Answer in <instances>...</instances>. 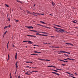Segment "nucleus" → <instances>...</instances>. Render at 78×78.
Returning <instances> with one entry per match:
<instances>
[{"label": "nucleus", "mask_w": 78, "mask_h": 78, "mask_svg": "<svg viewBox=\"0 0 78 78\" xmlns=\"http://www.w3.org/2000/svg\"><path fill=\"white\" fill-rule=\"evenodd\" d=\"M38 32L44 34H47L46 32Z\"/></svg>", "instance_id": "11"}, {"label": "nucleus", "mask_w": 78, "mask_h": 78, "mask_svg": "<svg viewBox=\"0 0 78 78\" xmlns=\"http://www.w3.org/2000/svg\"><path fill=\"white\" fill-rule=\"evenodd\" d=\"M30 30V31H33L34 32V30Z\"/></svg>", "instance_id": "40"}, {"label": "nucleus", "mask_w": 78, "mask_h": 78, "mask_svg": "<svg viewBox=\"0 0 78 78\" xmlns=\"http://www.w3.org/2000/svg\"><path fill=\"white\" fill-rule=\"evenodd\" d=\"M52 5L53 6H54L55 5V3L53 2H52Z\"/></svg>", "instance_id": "16"}, {"label": "nucleus", "mask_w": 78, "mask_h": 78, "mask_svg": "<svg viewBox=\"0 0 78 78\" xmlns=\"http://www.w3.org/2000/svg\"><path fill=\"white\" fill-rule=\"evenodd\" d=\"M48 67H52V66H48Z\"/></svg>", "instance_id": "36"}, {"label": "nucleus", "mask_w": 78, "mask_h": 78, "mask_svg": "<svg viewBox=\"0 0 78 78\" xmlns=\"http://www.w3.org/2000/svg\"><path fill=\"white\" fill-rule=\"evenodd\" d=\"M44 14V13H43V14H40L41 15H43Z\"/></svg>", "instance_id": "52"}, {"label": "nucleus", "mask_w": 78, "mask_h": 78, "mask_svg": "<svg viewBox=\"0 0 78 78\" xmlns=\"http://www.w3.org/2000/svg\"><path fill=\"white\" fill-rule=\"evenodd\" d=\"M23 42H28V41H23Z\"/></svg>", "instance_id": "27"}, {"label": "nucleus", "mask_w": 78, "mask_h": 78, "mask_svg": "<svg viewBox=\"0 0 78 78\" xmlns=\"http://www.w3.org/2000/svg\"><path fill=\"white\" fill-rule=\"evenodd\" d=\"M64 60H68V59H66V58H64Z\"/></svg>", "instance_id": "50"}, {"label": "nucleus", "mask_w": 78, "mask_h": 78, "mask_svg": "<svg viewBox=\"0 0 78 78\" xmlns=\"http://www.w3.org/2000/svg\"><path fill=\"white\" fill-rule=\"evenodd\" d=\"M73 22L75 23H76V22H75V21H73Z\"/></svg>", "instance_id": "45"}, {"label": "nucleus", "mask_w": 78, "mask_h": 78, "mask_svg": "<svg viewBox=\"0 0 78 78\" xmlns=\"http://www.w3.org/2000/svg\"><path fill=\"white\" fill-rule=\"evenodd\" d=\"M26 67H29V68H32L31 67H30V66H27Z\"/></svg>", "instance_id": "39"}, {"label": "nucleus", "mask_w": 78, "mask_h": 78, "mask_svg": "<svg viewBox=\"0 0 78 78\" xmlns=\"http://www.w3.org/2000/svg\"><path fill=\"white\" fill-rule=\"evenodd\" d=\"M59 70H63V69H59Z\"/></svg>", "instance_id": "61"}, {"label": "nucleus", "mask_w": 78, "mask_h": 78, "mask_svg": "<svg viewBox=\"0 0 78 78\" xmlns=\"http://www.w3.org/2000/svg\"><path fill=\"white\" fill-rule=\"evenodd\" d=\"M32 14L34 16H37V15H36L37 14V13H34V12H33Z\"/></svg>", "instance_id": "9"}, {"label": "nucleus", "mask_w": 78, "mask_h": 78, "mask_svg": "<svg viewBox=\"0 0 78 78\" xmlns=\"http://www.w3.org/2000/svg\"><path fill=\"white\" fill-rule=\"evenodd\" d=\"M8 20L9 21H10V19H9V18H8Z\"/></svg>", "instance_id": "44"}, {"label": "nucleus", "mask_w": 78, "mask_h": 78, "mask_svg": "<svg viewBox=\"0 0 78 78\" xmlns=\"http://www.w3.org/2000/svg\"><path fill=\"white\" fill-rule=\"evenodd\" d=\"M27 36L31 37H36V36H34V35H27Z\"/></svg>", "instance_id": "4"}, {"label": "nucleus", "mask_w": 78, "mask_h": 78, "mask_svg": "<svg viewBox=\"0 0 78 78\" xmlns=\"http://www.w3.org/2000/svg\"><path fill=\"white\" fill-rule=\"evenodd\" d=\"M18 62V61H17V62L16 63V68L17 69L18 67V66H17Z\"/></svg>", "instance_id": "6"}, {"label": "nucleus", "mask_w": 78, "mask_h": 78, "mask_svg": "<svg viewBox=\"0 0 78 78\" xmlns=\"http://www.w3.org/2000/svg\"><path fill=\"white\" fill-rule=\"evenodd\" d=\"M59 60L61 61H63H63H64L62 60H61V59H59Z\"/></svg>", "instance_id": "49"}, {"label": "nucleus", "mask_w": 78, "mask_h": 78, "mask_svg": "<svg viewBox=\"0 0 78 78\" xmlns=\"http://www.w3.org/2000/svg\"><path fill=\"white\" fill-rule=\"evenodd\" d=\"M34 32H36V33L37 32V31L35 30H34Z\"/></svg>", "instance_id": "37"}, {"label": "nucleus", "mask_w": 78, "mask_h": 78, "mask_svg": "<svg viewBox=\"0 0 78 78\" xmlns=\"http://www.w3.org/2000/svg\"><path fill=\"white\" fill-rule=\"evenodd\" d=\"M65 65H66V64H62V65L63 66H65Z\"/></svg>", "instance_id": "34"}, {"label": "nucleus", "mask_w": 78, "mask_h": 78, "mask_svg": "<svg viewBox=\"0 0 78 78\" xmlns=\"http://www.w3.org/2000/svg\"><path fill=\"white\" fill-rule=\"evenodd\" d=\"M9 55L8 54V59H7V61H8L9 59Z\"/></svg>", "instance_id": "22"}, {"label": "nucleus", "mask_w": 78, "mask_h": 78, "mask_svg": "<svg viewBox=\"0 0 78 78\" xmlns=\"http://www.w3.org/2000/svg\"><path fill=\"white\" fill-rule=\"evenodd\" d=\"M20 75L18 76V78H20Z\"/></svg>", "instance_id": "62"}, {"label": "nucleus", "mask_w": 78, "mask_h": 78, "mask_svg": "<svg viewBox=\"0 0 78 78\" xmlns=\"http://www.w3.org/2000/svg\"><path fill=\"white\" fill-rule=\"evenodd\" d=\"M29 63H32V62H29Z\"/></svg>", "instance_id": "59"}, {"label": "nucleus", "mask_w": 78, "mask_h": 78, "mask_svg": "<svg viewBox=\"0 0 78 78\" xmlns=\"http://www.w3.org/2000/svg\"><path fill=\"white\" fill-rule=\"evenodd\" d=\"M66 44L70 45H71L73 46V45L72 44H71L70 43H66Z\"/></svg>", "instance_id": "5"}, {"label": "nucleus", "mask_w": 78, "mask_h": 78, "mask_svg": "<svg viewBox=\"0 0 78 78\" xmlns=\"http://www.w3.org/2000/svg\"><path fill=\"white\" fill-rule=\"evenodd\" d=\"M31 68H34V69H36L37 68H36V67H34V68L32 67Z\"/></svg>", "instance_id": "51"}, {"label": "nucleus", "mask_w": 78, "mask_h": 78, "mask_svg": "<svg viewBox=\"0 0 78 78\" xmlns=\"http://www.w3.org/2000/svg\"><path fill=\"white\" fill-rule=\"evenodd\" d=\"M44 27H45L46 28H49V29L50 28H49V27H46V26H44Z\"/></svg>", "instance_id": "29"}, {"label": "nucleus", "mask_w": 78, "mask_h": 78, "mask_svg": "<svg viewBox=\"0 0 78 78\" xmlns=\"http://www.w3.org/2000/svg\"><path fill=\"white\" fill-rule=\"evenodd\" d=\"M44 61H50V60H48V59H45L44 60Z\"/></svg>", "instance_id": "26"}, {"label": "nucleus", "mask_w": 78, "mask_h": 78, "mask_svg": "<svg viewBox=\"0 0 78 78\" xmlns=\"http://www.w3.org/2000/svg\"><path fill=\"white\" fill-rule=\"evenodd\" d=\"M55 25L57 27H61V26H60L59 25H56V24H55Z\"/></svg>", "instance_id": "20"}, {"label": "nucleus", "mask_w": 78, "mask_h": 78, "mask_svg": "<svg viewBox=\"0 0 78 78\" xmlns=\"http://www.w3.org/2000/svg\"><path fill=\"white\" fill-rule=\"evenodd\" d=\"M17 2H20L21 4H22V3L21 2H20V1H18L17 0Z\"/></svg>", "instance_id": "28"}, {"label": "nucleus", "mask_w": 78, "mask_h": 78, "mask_svg": "<svg viewBox=\"0 0 78 78\" xmlns=\"http://www.w3.org/2000/svg\"><path fill=\"white\" fill-rule=\"evenodd\" d=\"M31 55H38V54H34V53H33V54H31Z\"/></svg>", "instance_id": "13"}, {"label": "nucleus", "mask_w": 78, "mask_h": 78, "mask_svg": "<svg viewBox=\"0 0 78 78\" xmlns=\"http://www.w3.org/2000/svg\"><path fill=\"white\" fill-rule=\"evenodd\" d=\"M60 51L61 52V53H66V51H62V50H60Z\"/></svg>", "instance_id": "8"}, {"label": "nucleus", "mask_w": 78, "mask_h": 78, "mask_svg": "<svg viewBox=\"0 0 78 78\" xmlns=\"http://www.w3.org/2000/svg\"><path fill=\"white\" fill-rule=\"evenodd\" d=\"M67 59H69V60H73V59H71V58H67Z\"/></svg>", "instance_id": "23"}, {"label": "nucleus", "mask_w": 78, "mask_h": 78, "mask_svg": "<svg viewBox=\"0 0 78 78\" xmlns=\"http://www.w3.org/2000/svg\"><path fill=\"white\" fill-rule=\"evenodd\" d=\"M32 72H37V71H32Z\"/></svg>", "instance_id": "35"}, {"label": "nucleus", "mask_w": 78, "mask_h": 78, "mask_svg": "<svg viewBox=\"0 0 78 78\" xmlns=\"http://www.w3.org/2000/svg\"><path fill=\"white\" fill-rule=\"evenodd\" d=\"M33 46H36V45L34 44Z\"/></svg>", "instance_id": "58"}, {"label": "nucleus", "mask_w": 78, "mask_h": 78, "mask_svg": "<svg viewBox=\"0 0 78 78\" xmlns=\"http://www.w3.org/2000/svg\"><path fill=\"white\" fill-rule=\"evenodd\" d=\"M36 14L37 15H41V14H40V13H37Z\"/></svg>", "instance_id": "56"}, {"label": "nucleus", "mask_w": 78, "mask_h": 78, "mask_svg": "<svg viewBox=\"0 0 78 78\" xmlns=\"http://www.w3.org/2000/svg\"><path fill=\"white\" fill-rule=\"evenodd\" d=\"M52 70L56 72H58V71H57L56 70H55V69H52Z\"/></svg>", "instance_id": "30"}, {"label": "nucleus", "mask_w": 78, "mask_h": 78, "mask_svg": "<svg viewBox=\"0 0 78 78\" xmlns=\"http://www.w3.org/2000/svg\"><path fill=\"white\" fill-rule=\"evenodd\" d=\"M27 27L28 28V29H31L32 28V29L33 28V27H32L31 26H27Z\"/></svg>", "instance_id": "3"}, {"label": "nucleus", "mask_w": 78, "mask_h": 78, "mask_svg": "<svg viewBox=\"0 0 78 78\" xmlns=\"http://www.w3.org/2000/svg\"><path fill=\"white\" fill-rule=\"evenodd\" d=\"M65 53H67V54H71L70 52H66V51Z\"/></svg>", "instance_id": "24"}, {"label": "nucleus", "mask_w": 78, "mask_h": 78, "mask_svg": "<svg viewBox=\"0 0 78 78\" xmlns=\"http://www.w3.org/2000/svg\"><path fill=\"white\" fill-rule=\"evenodd\" d=\"M28 72H29V71H27V73H25V74H26L28 75H30V74H28Z\"/></svg>", "instance_id": "14"}, {"label": "nucleus", "mask_w": 78, "mask_h": 78, "mask_svg": "<svg viewBox=\"0 0 78 78\" xmlns=\"http://www.w3.org/2000/svg\"><path fill=\"white\" fill-rule=\"evenodd\" d=\"M56 70H59V69H58V68H56Z\"/></svg>", "instance_id": "54"}, {"label": "nucleus", "mask_w": 78, "mask_h": 78, "mask_svg": "<svg viewBox=\"0 0 78 78\" xmlns=\"http://www.w3.org/2000/svg\"><path fill=\"white\" fill-rule=\"evenodd\" d=\"M63 62H68V61H63Z\"/></svg>", "instance_id": "42"}, {"label": "nucleus", "mask_w": 78, "mask_h": 78, "mask_svg": "<svg viewBox=\"0 0 78 78\" xmlns=\"http://www.w3.org/2000/svg\"><path fill=\"white\" fill-rule=\"evenodd\" d=\"M60 48V47H59V46L55 47V48Z\"/></svg>", "instance_id": "38"}, {"label": "nucleus", "mask_w": 78, "mask_h": 78, "mask_svg": "<svg viewBox=\"0 0 78 78\" xmlns=\"http://www.w3.org/2000/svg\"><path fill=\"white\" fill-rule=\"evenodd\" d=\"M51 37H54L53 36H51Z\"/></svg>", "instance_id": "55"}, {"label": "nucleus", "mask_w": 78, "mask_h": 78, "mask_svg": "<svg viewBox=\"0 0 78 78\" xmlns=\"http://www.w3.org/2000/svg\"><path fill=\"white\" fill-rule=\"evenodd\" d=\"M39 35H40V36H47L46 35H44V34H39Z\"/></svg>", "instance_id": "21"}, {"label": "nucleus", "mask_w": 78, "mask_h": 78, "mask_svg": "<svg viewBox=\"0 0 78 78\" xmlns=\"http://www.w3.org/2000/svg\"><path fill=\"white\" fill-rule=\"evenodd\" d=\"M29 73H32V72H31V71H29Z\"/></svg>", "instance_id": "60"}, {"label": "nucleus", "mask_w": 78, "mask_h": 78, "mask_svg": "<svg viewBox=\"0 0 78 78\" xmlns=\"http://www.w3.org/2000/svg\"><path fill=\"white\" fill-rule=\"evenodd\" d=\"M28 42H29L28 44H32L33 42H32L31 41H28Z\"/></svg>", "instance_id": "7"}, {"label": "nucleus", "mask_w": 78, "mask_h": 78, "mask_svg": "<svg viewBox=\"0 0 78 78\" xmlns=\"http://www.w3.org/2000/svg\"><path fill=\"white\" fill-rule=\"evenodd\" d=\"M9 42L8 41V43H7V45H8V44H9Z\"/></svg>", "instance_id": "64"}, {"label": "nucleus", "mask_w": 78, "mask_h": 78, "mask_svg": "<svg viewBox=\"0 0 78 78\" xmlns=\"http://www.w3.org/2000/svg\"><path fill=\"white\" fill-rule=\"evenodd\" d=\"M5 5H6V6H7V7H9V6L8 5H7L6 4H5Z\"/></svg>", "instance_id": "32"}, {"label": "nucleus", "mask_w": 78, "mask_h": 78, "mask_svg": "<svg viewBox=\"0 0 78 78\" xmlns=\"http://www.w3.org/2000/svg\"><path fill=\"white\" fill-rule=\"evenodd\" d=\"M70 76L72 77L73 78H75V77H73V76Z\"/></svg>", "instance_id": "53"}, {"label": "nucleus", "mask_w": 78, "mask_h": 78, "mask_svg": "<svg viewBox=\"0 0 78 78\" xmlns=\"http://www.w3.org/2000/svg\"><path fill=\"white\" fill-rule=\"evenodd\" d=\"M66 73L69 74L70 75H71L72 76H73L74 75L73 74H70V73H68V72H66Z\"/></svg>", "instance_id": "10"}, {"label": "nucleus", "mask_w": 78, "mask_h": 78, "mask_svg": "<svg viewBox=\"0 0 78 78\" xmlns=\"http://www.w3.org/2000/svg\"><path fill=\"white\" fill-rule=\"evenodd\" d=\"M8 16H9L8 14L7 15V18H9V17H8Z\"/></svg>", "instance_id": "48"}, {"label": "nucleus", "mask_w": 78, "mask_h": 78, "mask_svg": "<svg viewBox=\"0 0 78 78\" xmlns=\"http://www.w3.org/2000/svg\"><path fill=\"white\" fill-rule=\"evenodd\" d=\"M52 73L55 74L56 75H58V76H59V74H58V73H55V72H52Z\"/></svg>", "instance_id": "2"}, {"label": "nucleus", "mask_w": 78, "mask_h": 78, "mask_svg": "<svg viewBox=\"0 0 78 78\" xmlns=\"http://www.w3.org/2000/svg\"><path fill=\"white\" fill-rule=\"evenodd\" d=\"M14 20H15L16 22H18L19 21V20H16V19H14Z\"/></svg>", "instance_id": "31"}, {"label": "nucleus", "mask_w": 78, "mask_h": 78, "mask_svg": "<svg viewBox=\"0 0 78 78\" xmlns=\"http://www.w3.org/2000/svg\"><path fill=\"white\" fill-rule=\"evenodd\" d=\"M52 67H54V68H55V66H52Z\"/></svg>", "instance_id": "43"}, {"label": "nucleus", "mask_w": 78, "mask_h": 78, "mask_svg": "<svg viewBox=\"0 0 78 78\" xmlns=\"http://www.w3.org/2000/svg\"><path fill=\"white\" fill-rule=\"evenodd\" d=\"M6 33H7V31L6 30V31H5V32L4 33V35L5 34H6Z\"/></svg>", "instance_id": "33"}, {"label": "nucleus", "mask_w": 78, "mask_h": 78, "mask_svg": "<svg viewBox=\"0 0 78 78\" xmlns=\"http://www.w3.org/2000/svg\"><path fill=\"white\" fill-rule=\"evenodd\" d=\"M7 28V26H5V27H4V29H6V28Z\"/></svg>", "instance_id": "41"}, {"label": "nucleus", "mask_w": 78, "mask_h": 78, "mask_svg": "<svg viewBox=\"0 0 78 78\" xmlns=\"http://www.w3.org/2000/svg\"><path fill=\"white\" fill-rule=\"evenodd\" d=\"M40 23H42L43 24H45L46 23H44V22L40 21Z\"/></svg>", "instance_id": "19"}, {"label": "nucleus", "mask_w": 78, "mask_h": 78, "mask_svg": "<svg viewBox=\"0 0 78 78\" xmlns=\"http://www.w3.org/2000/svg\"><path fill=\"white\" fill-rule=\"evenodd\" d=\"M38 60H42V61H44V60H45V59H42L40 58H38Z\"/></svg>", "instance_id": "17"}, {"label": "nucleus", "mask_w": 78, "mask_h": 78, "mask_svg": "<svg viewBox=\"0 0 78 78\" xmlns=\"http://www.w3.org/2000/svg\"><path fill=\"white\" fill-rule=\"evenodd\" d=\"M37 25H38V26H41L43 27H44V26H43L42 25H40V24H37Z\"/></svg>", "instance_id": "15"}, {"label": "nucleus", "mask_w": 78, "mask_h": 78, "mask_svg": "<svg viewBox=\"0 0 78 78\" xmlns=\"http://www.w3.org/2000/svg\"><path fill=\"white\" fill-rule=\"evenodd\" d=\"M17 52L16 53V55H15V58L16 59H17Z\"/></svg>", "instance_id": "18"}, {"label": "nucleus", "mask_w": 78, "mask_h": 78, "mask_svg": "<svg viewBox=\"0 0 78 78\" xmlns=\"http://www.w3.org/2000/svg\"><path fill=\"white\" fill-rule=\"evenodd\" d=\"M64 55L66 56H68V55H66L65 54H64Z\"/></svg>", "instance_id": "47"}, {"label": "nucleus", "mask_w": 78, "mask_h": 78, "mask_svg": "<svg viewBox=\"0 0 78 78\" xmlns=\"http://www.w3.org/2000/svg\"><path fill=\"white\" fill-rule=\"evenodd\" d=\"M7 48H8V45H7Z\"/></svg>", "instance_id": "63"}, {"label": "nucleus", "mask_w": 78, "mask_h": 78, "mask_svg": "<svg viewBox=\"0 0 78 78\" xmlns=\"http://www.w3.org/2000/svg\"><path fill=\"white\" fill-rule=\"evenodd\" d=\"M39 33H37L36 34V35H39L40 36V35H39L40 34H39Z\"/></svg>", "instance_id": "25"}, {"label": "nucleus", "mask_w": 78, "mask_h": 78, "mask_svg": "<svg viewBox=\"0 0 78 78\" xmlns=\"http://www.w3.org/2000/svg\"><path fill=\"white\" fill-rule=\"evenodd\" d=\"M34 53H41L40 52H37V51H34Z\"/></svg>", "instance_id": "12"}, {"label": "nucleus", "mask_w": 78, "mask_h": 78, "mask_svg": "<svg viewBox=\"0 0 78 78\" xmlns=\"http://www.w3.org/2000/svg\"><path fill=\"white\" fill-rule=\"evenodd\" d=\"M54 28H55V29H57V30L60 31V32H64V30L63 29H62L61 28H57V27H55V26L54 27Z\"/></svg>", "instance_id": "1"}, {"label": "nucleus", "mask_w": 78, "mask_h": 78, "mask_svg": "<svg viewBox=\"0 0 78 78\" xmlns=\"http://www.w3.org/2000/svg\"><path fill=\"white\" fill-rule=\"evenodd\" d=\"M25 62L27 63H29V62L26 61Z\"/></svg>", "instance_id": "46"}, {"label": "nucleus", "mask_w": 78, "mask_h": 78, "mask_svg": "<svg viewBox=\"0 0 78 78\" xmlns=\"http://www.w3.org/2000/svg\"><path fill=\"white\" fill-rule=\"evenodd\" d=\"M55 47H55V46H52V48H55Z\"/></svg>", "instance_id": "57"}]
</instances>
